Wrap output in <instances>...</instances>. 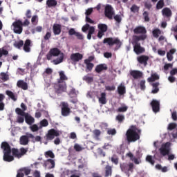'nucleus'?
I'll return each mask as SVG.
<instances>
[{
	"label": "nucleus",
	"mask_w": 177,
	"mask_h": 177,
	"mask_svg": "<svg viewBox=\"0 0 177 177\" xmlns=\"http://www.w3.org/2000/svg\"><path fill=\"white\" fill-rule=\"evenodd\" d=\"M1 149L3 150V161L10 162L15 160V157L17 158H22L28 153V148L21 147L19 150L17 148H12L7 142H3L1 145Z\"/></svg>",
	"instance_id": "obj_1"
},
{
	"label": "nucleus",
	"mask_w": 177,
	"mask_h": 177,
	"mask_svg": "<svg viewBox=\"0 0 177 177\" xmlns=\"http://www.w3.org/2000/svg\"><path fill=\"white\" fill-rule=\"evenodd\" d=\"M59 57L53 61L55 65H59V64L64 62V53H61L59 48H53L50 49L49 53L46 55V59L47 60L50 61L53 57H59Z\"/></svg>",
	"instance_id": "obj_2"
},
{
	"label": "nucleus",
	"mask_w": 177,
	"mask_h": 177,
	"mask_svg": "<svg viewBox=\"0 0 177 177\" xmlns=\"http://www.w3.org/2000/svg\"><path fill=\"white\" fill-rule=\"evenodd\" d=\"M142 131L136 126H131V129H129L125 136L129 143L135 142L140 139V135Z\"/></svg>",
	"instance_id": "obj_3"
},
{
	"label": "nucleus",
	"mask_w": 177,
	"mask_h": 177,
	"mask_svg": "<svg viewBox=\"0 0 177 177\" xmlns=\"http://www.w3.org/2000/svg\"><path fill=\"white\" fill-rule=\"evenodd\" d=\"M145 40H146L145 35H142V36L133 35L132 45L134 46V52L136 53V55L142 54L145 51V49L140 46V43L139 42L140 41H145Z\"/></svg>",
	"instance_id": "obj_4"
},
{
	"label": "nucleus",
	"mask_w": 177,
	"mask_h": 177,
	"mask_svg": "<svg viewBox=\"0 0 177 177\" xmlns=\"http://www.w3.org/2000/svg\"><path fill=\"white\" fill-rule=\"evenodd\" d=\"M15 112L18 115L24 117L25 122L28 125H32V124H35V118H32L30 114H28V113L22 111V109H21L20 108H16Z\"/></svg>",
	"instance_id": "obj_5"
},
{
	"label": "nucleus",
	"mask_w": 177,
	"mask_h": 177,
	"mask_svg": "<svg viewBox=\"0 0 177 177\" xmlns=\"http://www.w3.org/2000/svg\"><path fill=\"white\" fill-rule=\"evenodd\" d=\"M54 91L55 93L57 95L64 93L66 91V84L58 81V83L54 84Z\"/></svg>",
	"instance_id": "obj_6"
},
{
	"label": "nucleus",
	"mask_w": 177,
	"mask_h": 177,
	"mask_svg": "<svg viewBox=\"0 0 177 177\" xmlns=\"http://www.w3.org/2000/svg\"><path fill=\"white\" fill-rule=\"evenodd\" d=\"M13 32L15 34H21L23 32V25L21 20H17L12 23Z\"/></svg>",
	"instance_id": "obj_7"
},
{
	"label": "nucleus",
	"mask_w": 177,
	"mask_h": 177,
	"mask_svg": "<svg viewBox=\"0 0 177 177\" xmlns=\"http://www.w3.org/2000/svg\"><path fill=\"white\" fill-rule=\"evenodd\" d=\"M60 133L59 131L55 130V129H51L46 134V140H53L55 137H59Z\"/></svg>",
	"instance_id": "obj_8"
},
{
	"label": "nucleus",
	"mask_w": 177,
	"mask_h": 177,
	"mask_svg": "<svg viewBox=\"0 0 177 177\" xmlns=\"http://www.w3.org/2000/svg\"><path fill=\"white\" fill-rule=\"evenodd\" d=\"M62 105V115L63 117L69 116L70 113H71V109L69 108V104L68 102H62L61 103Z\"/></svg>",
	"instance_id": "obj_9"
},
{
	"label": "nucleus",
	"mask_w": 177,
	"mask_h": 177,
	"mask_svg": "<svg viewBox=\"0 0 177 177\" xmlns=\"http://www.w3.org/2000/svg\"><path fill=\"white\" fill-rule=\"evenodd\" d=\"M35 138V136L32 133L21 136L20 138V145L26 146L29 142V139Z\"/></svg>",
	"instance_id": "obj_10"
},
{
	"label": "nucleus",
	"mask_w": 177,
	"mask_h": 177,
	"mask_svg": "<svg viewBox=\"0 0 177 177\" xmlns=\"http://www.w3.org/2000/svg\"><path fill=\"white\" fill-rule=\"evenodd\" d=\"M122 43L118 38H111V48L114 51H117L121 48Z\"/></svg>",
	"instance_id": "obj_11"
},
{
	"label": "nucleus",
	"mask_w": 177,
	"mask_h": 177,
	"mask_svg": "<svg viewBox=\"0 0 177 177\" xmlns=\"http://www.w3.org/2000/svg\"><path fill=\"white\" fill-rule=\"evenodd\" d=\"M135 34H141V35H137V37H142V36H145V39L147 38V29L145 27L142 26H137L136 28H134L133 30Z\"/></svg>",
	"instance_id": "obj_12"
},
{
	"label": "nucleus",
	"mask_w": 177,
	"mask_h": 177,
	"mask_svg": "<svg viewBox=\"0 0 177 177\" xmlns=\"http://www.w3.org/2000/svg\"><path fill=\"white\" fill-rule=\"evenodd\" d=\"M169 147L170 143L169 142L161 145V147L159 149L160 153L162 156H165L169 154Z\"/></svg>",
	"instance_id": "obj_13"
},
{
	"label": "nucleus",
	"mask_w": 177,
	"mask_h": 177,
	"mask_svg": "<svg viewBox=\"0 0 177 177\" xmlns=\"http://www.w3.org/2000/svg\"><path fill=\"white\" fill-rule=\"evenodd\" d=\"M151 105L152 111L153 113H159L160 110V102L159 100H151V103L149 104Z\"/></svg>",
	"instance_id": "obj_14"
},
{
	"label": "nucleus",
	"mask_w": 177,
	"mask_h": 177,
	"mask_svg": "<svg viewBox=\"0 0 177 177\" xmlns=\"http://www.w3.org/2000/svg\"><path fill=\"white\" fill-rule=\"evenodd\" d=\"M31 173V169L28 167H22L17 170L16 177H24V174L26 176L30 175Z\"/></svg>",
	"instance_id": "obj_15"
},
{
	"label": "nucleus",
	"mask_w": 177,
	"mask_h": 177,
	"mask_svg": "<svg viewBox=\"0 0 177 177\" xmlns=\"http://www.w3.org/2000/svg\"><path fill=\"white\" fill-rule=\"evenodd\" d=\"M129 75L135 80H139L143 77V73L138 70H131L129 71Z\"/></svg>",
	"instance_id": "obj_16"
},
{
	"label": "nucleus",
	"mask_w": 177,
	"mask_h": 177,
	"mask_svg": "<svg viewBox=\"0 0 177 177\" xmlns=\"http://www.w3.org/2000/svg\"><path fill=\"white\" fill-rule=\"evenodd\" d=\"M70 58H71V60L73 62L74 64H76L78 62H80L82 59H84V55L80 53H72L71 55Z\"/></svg>",
	"instance_id": "obj_17"
},
{
	"label": "nucleus",
	"mask_w": 177,
	"mask_h": 177,
	"mask_svg": "<svg viewBox=\"0 0 177 177\" xmlns=\"http://www.w3.org/2000/svg\"><path fill=\"white\" fill-rule=\"evenodd\" d=\"M148 61H149V56L140 55L137 57V62H138L140 64L143 65L145 67L147 66Z\"/></svg>",
	"instance_id": "obj_18"
},
{
	"label": "nucleus",
	"mask_w": 177,
	"mask_h": 177,
	"mask_svg": "<svg viewBox=\"0 0 177 177\" xmlns=\"http://www.w3.org/2000/svg\"><path fill=\"white\" fill-rule=\"evenodd\" d=\"M43 167L48 169H51L55 167V162L53 159H47L44 162V165H43Z\"/></svg>",
	"instance_id": "obj_19"
},
{
	"label": "nucleus",
	"mask_w": 177,
	"mask_h": 177,
	"mask_svg": "<svg viewBox=\"0 0 177 177\" xmlns=\"http://www.w3.org/2000/svg\"><path fill=\"white\" fill-rule=\"evenodd\" d=\"M127 156L131 159V161L134 162L135 165H140V163H142L140 156L136 158L131 152L127 153Z\"/></svg>",
	"instance_id": "obj_20"
},
{
	"label": "nucleus",
	"mask_w": 177,
	"mask_h": 177,
	"mask_svg": "<svg viewBox=\"0 0 177 177\" xmlns=\"http://www.w3.org/2000/svg\"><path fill=\"white\" fill-rule=\"evenodd\" d=\"M162 15L164 17L170 19L172 16V11L170 8H165L163 10H162Z\"/></svg>",
	"instance_id": "obj_21"
},
{
	"label": "nucleus",
	"mask_w": 177,
	"mask_h": 177,
	"mask_svg": "<svg viewBox=\"0 0 177 177\" xmlns=\"http://www.w3.org/2000/svg\"><path fill=\"white\" fill-rule=\"evenodd\" d=\"M104 16L109 19H111V6L106 4L104 7Z\"/></svg>",
	"instance_id": "obj_22"
},
{
	"label": "nucleus",
	"mask_w": 177,
	"mask_h": 177,
	"mask_svg": "<svg viewBox=\"0 0 177 177\" xmlns=\"http://www.w3.org/2000/svg\"><path fill=\"white\" fill-rule=\"evenodd\" d=\"M53 31L55 35H59L62 32V26L55 24L53 26Z\"/></svg>",
	"instance_id": "obj_23"
},
{
	"label": "nucleus",
	"mask_w": 177,
	"mask_h": 177,
	"mask_svg": "<svg viewBox=\"0 0 177 177\" xmlns=\"http://www.w3.org/2000/svg\"><path fill=\"white\" fill-rule=\"evenodd\" d=\"M24 50L26 53H30L31 52V40L28 39L26 40L25 43L24 44Z\"/></svg>",
	"instance_id": "obj_24"
},
{
	"label": "nucleus",
	"mask_w": 177,
	"mask_h": 177,
	"mask_svg": "<svg viewBox=\"0 0 177 177\" xmlns=\"http://www.w3.org/2000/svg\"><path fill=\"white\" fill-rule=\"evenodd\" d=\"M107 70V66L106 64H100L95 66V72L97 73H100L102 71Z\"/></svg>",
	"instance_id": "obj_25"
},
{
	"label": "nucleus",
	"mask_w": 177,
	"mask_h": 177,
	"mask_svg": "<svg viewBox=\"0 0 177 177\" xmlns=\"http://www.w3.org/2000/svg\"><path fill=\"white\" fill-rule=\"evenodd\" d=\"M17 86L18 88H22L24 91L28 90V84L26 82H24V80H18Z\"/></svg>",
	"instance_id": "obj_26"
},
{
	"label": "nucleus",
	"mask_w": 177,
	"mask_h": 177,
	"mask_svg": "<svg viewBox=\"0 0 177 177\" xmlns=\"http://www.w3.org/2000/svg\"><path fill=\"white\" fill-rule=\"evenodd\" d=\"M46 7L49 8H56L57 6V1L56 0H46Z\"/></svg>",
	"instance_id": "obj_27"
},
{
	"label": "nucleus",
	"mask_w": 177,
	"mask_h": 177,
	"mask_svg": "<svg viewBox=\"0 0 177 177\" xmlns=\"http://www.w3.org/2000/svg\"><path fill=\"white\" fill-rule=\"evenodd\" d=\"M160 79V76L157 73H152L151 76L148 77L147 82H154L156 80Z\"/></svg>",
	"instance_id": "obj_28"
},
{
	"label": "nucleus",
	"mask_w": 177,
	"mask_h": 177,
	"mask_svg": "<svg viewBox=\"0 0 177 177\" xmlns=\"http://www.w3.org/2000/svg\"><path fill=\"white\" fill-rule=\"evenodd\" d=\"M118 91L120 95H123L124 94H125L126 93L125 85L121 83L118 88Z\"/></svg>",
	"instance_id": "obj_29"
},
{
	"label": "nucleus",
	"mask_w": 177,
	"mask_h": 177,
	"mask_svg": "<svg viewBox=\"0 0 177 177\" xmlns=\"http://www.w3.org/2000/svg\"><path fill=\"white\" fill-rule=\"evenodd\" d=\"M151 86L153 87V89L151 91V93L156 94V93L159 92V91H160V89L158 88V86H160L159 82L152 83Z\"/></svg>",
	"instance_id": "obj_30"
},
{
	"label": "nucleus",
	"mask_w": 177,
	"mask_h": 177,
	"mask_svg": "<svg viewBox=\"0 0 177 177\" xmlns=\"http://www.w3.org/2000/svg\"><path fill=\"white\" fill-rule=\"evenodd\" d=\"M59 80H58V82H61V83H63L64 81H67L68 80V77L66 76L63 71L59 72Z\"/></svg>",
	"instance_id": "obj_31"
},
{
	"label": "nucleus",
	"mask_w": 177,
	"mask_h": 177,
	"mask_svg": "<svg viewBox=\"0 0 177 177\" xmlns=\"http://www.w3.org/2000/svg\"><path fill=\"white\" fill-rule=\"evenodd\" d=\"M99 103L102 104H106V93H102L100 94V97H99Z\"/></svg>",
	"instance_id": "obj_32"
},
{
	"label": "nucleus",
	"mask_w": 177,
	"mask_h": 177,
	"mask_svg": "<svg viewBox=\"0 0 177 177\" xmlns=\"http://www.w3.org/2000/svg\"><path fill=\"white\" fill-rule=\"evenodd\" d=\"M83 81L87 82L88 84L93 83L94 81L93 76H89V75H84L83 77Z\"/></svg>",
	"instance_id": "obj_33"
},
{
	"label": "nucleus",
	"mask_w": 177,
	"mask_h": 177,
	"mask_svg": "<svg viewBox=\"0 0 177 177\" xmlns=\"http://www.w3.org/2000/svg\"><path fill=\"white\" fill-rule=\"evenodd\" d=\"M86 64V72H92L93 68H94V64L92 62H84Z\"/></svg>",
	"instance_id": "obj_34"
},
{
	"label": "nucleus",
	"mask_w": 177,
	"mask_h": 177,
	"mask_svg": "<svg viewBox=\"0 0 177 177\" xmlns=\"http://www.w3.org/2000/svg\"><path fill=\"white\" fill-rule=\"evenodd\" d=\"M6 95H7L10 98H11L14 102H15L17 100V98L15 97V95L14 93H12L11 91L10 90H7V91H6Z\"/></svg>",
	"instance_id": "obj_35"
},
{
	"label": "nucleus",
	"mask_w": 177,
	"mask_h": 177,
	"mask_svg": "<svg viewBox=\"0 0 177 177\" xmlns=\"http://www.w3.org/2000/svg\"><path fill=\"white\" fill-rule=\"evenodd\" d=\"M40 129H41V128H40V126H37V124H30V130L33 133L37 132Z\"/></svg>",
	"instance_id": "obj_36"
},
{
	"label": "nucleus",
	"mask_w": 177,
	"mask_h": 177,
	"mask_svg": "<svg viewBox=\"0 0 177 177\" xmlns=\"http://www.w3.org/2000/svg\"><path fill=\"white\" fill-rule=\"evenodd\" d=\"M95 32V28L93 26H91L90 28H88V32L87 34V39L90 40L92 38V35Z\"/></svg>",
	"instance_id": "obj_37"
},
{
	"label": "nucleus",
	"mask_w": 177,
	"mask_h": 177,
	"mask_svg": "<svg viewBox=\"0 0 177 177\" xmlns=\"http://www.w3.org/2000/svg\"><path fill=\"white\" fill-rule=\"evenodd\" d=\"M152 34H153V37L158 38L159 35L161 34V30L159 28L153 29L152 31Z\"/></svg>",
	"instance_id": "obj_38"
},
{
	"label": "nucleus",
	"mask_w": 177,
	"mask_h": 177,
	"mask_svg": "<svg viewBox=\"0 0 177 177\" xmlns=\"http://www.w3.org/2000/svg\"><path fill=\"white\" fill-rule=\"evenodd\" d=\"M24 45V41L23 40H20L19 41H17L15 43H14V47L18 48V49H21V48L23 47V46Z\"/></svg>",
	"instance_id": "obj_39"
},
{
	"label": "nucleus",
	"mask_w": 177,
	"mask_h": 177,
	"mask_svg": "<svg viewBox=\"0 0 177 177\" xmlns=\"http://www.w3.org/2000/svg\"><path fill=\"white\" fill-rule=\"evenodd\" d=\"M111 174V167L107 165L105 168L104 177H109Z\"/></svg>",
	"instance_id": "obj_40"
},
{
	"label": "nucleus",
	"mask_w": 177,
	"mask_h": 177,
	"mask_svg": "<svg viewBox=\"0 0 177 177\" xmlns=\"http://www.w3.org/2000/svg\"><path fill=\"white\" fill-rule=\"evenodd\" d=\"M48 126V121L46 119H43L41 121H40V129H42L43 127H46Z\"/></svg>",
	"instance_id": "obj_41"
},
{
	"label": "nucleus",
	"mask_w": 177,
	"mask_h": 177,
	"mask_svg": "<svg viewBox=\"0 0 177 177\" xmlns=\"http://www.w3.org/2000/svg\"><path fill=\"white\" fill-rule=\"evenodd\" d=\"M164 6H165L164 0H160L159 1H158L156 4V9L157 10L162 9Z\"/></svg>",
	"instance_id": "obj_42"
},
{
	"label": "nucleus",
	"mask_w": 177,
	"mask_h": 177,
	"mask_svg": "<svg viewBox=\"0 0 177 177\" xmlns=\"http://www.w3.org/2000/svg\"><path fill=\"white\" fill-rule=\"evenodd\" d=\"M32 24L36 26L39 23V17L37 15H33L31 19Z\"/></svg>",
	"instance_id": "obj_43"
},
{
	"label": "nucleus",
	"mask_w": 177,
	"mask_h": 177,
	"mask_svg": "<svg viewBox=\"0 0 177 177\" xmlns=\"http://www.w3.org/2000/svg\"><path fill=\"white\" fill-rule=\"evenodd\" d=\"M115 120L118 121L119 123H122L124 120H125V116L122 114H118L117 115Z\"/></svg>",
	"instance_id": "obj_44"
},
{
	"label": "nucleus",
	"mask_w": 177,
	"mask_h": 177,
	"mask_svg": "<svg viewBox=\"0 0 177 177\" xmlns=\"http://www.w3.org/2000/svg\"><path fill=\"white\" fill-rule=\"evenodd\" d=\"M98 28L100 32H105L107 30V26L105 24H99Z\"/></svg>",
	"instance_id": "obj_45"
},
{
	"label": "nucleus",
	"mask_w": 177,
	"mask_h": 177,
	"mask_svg": "<svg viewBox=\"0 0 177 177\" xmlns=\"http://www.w3.org/2000/svg\"><path fill=\"white\" fill-rule=\"evenodd\" d=\"M176 127H177V124L176 123L172 122L168 124L167 130L173 131L174 129H176Z\"/></svg>",
	"instance_id": "obj_46"
},
{
	"label": "nucleus",
	"mask_w": 177,
	"mask_h": 177,
	"mask_svg": "<svg viewBox=\"0 0 177 177\" xmlns=\"http://www.w3.org/2000/svg\"><path fill=\"white\" fill-rule=\"evenodd\" d=\"M45 157L46 158H48L49 157V158H55V155L51 151H46L45 153Z\"/></svg>",
	"instance_id": "obj_47"
},
{
	"label": "nucleus",
	"mask_w": 177,
	"mask_h": 177,
	"mask_svg": "<svg viewBox=\"0 0 177 177\" xmlns=\"http://www.w3.org/2000/svg\"><path fill=\"white\" fill-rule=\"evenodd\" d=\"M142 15L145 22L150 21V17H149V12L147 11H144Z\"/></svg>",
	"instance_id": "obj_48"
},
{
	"label": "nucleus",
	"mask_w": 177,
	"mask_h": 177,
	"mask_svg": "<svg viewBox=\"0 0 177 177\" xmlns=\"http://www.w3.org/2000/svg\"><path fill=\"white\" fill-rule=\"evenodd\" d=\"M93 136L96 139H98V138L101 135V131L100 130L98 129H95L93 131Z\"/></svg>",
	"instance_id": "obj_49"
},
{
	"label": "nucleus",
	"mask_w": 177,
	"mask_h": 177,
	"mask_svg": "<svg viewBox=\"0 0 177 177\" xmlns=\"http://www.w3.org/2000/svg\"><path fill=\"white\" fill-rule=\"evenodd\" d=\"M1 80L6 82L8 80L9 77L8 75L6 73H1L0 74Z\"/></svg>",
	"instance_id": "obj_50"
},
{
	"label": "nucleus",
	"mask_w": 177,
	"mask_h": 177,
	"mask_svg": "<svg viewBox=\"0 0 177 177\" xmlns=\"http://www.w3.org/2000/svg\"><path fill=\"white\" fill-rule=\"evenodd\" d=\"M146 80H141L140 82V88L141 90L144 91L146 89Z\"/></svg>",
	"instance_id": "obj_51"
},
{
	"label": "nucleus",
	"mask_w": 177,
	"mask_h": 177,
	"mask_svg": "<svg viewBox=\"0 0 177 177\" xmlns=\"http://www.w3.org/2000/svg\"><path fill=\"white\" fill-rule=\"evenodd\" d=\"M131 11L133 13H136V12L139 11V7L136 6V4H133V6L131 8Z\"/></svg>",
	"instance_id": "obj_52"
},
{
	"label": "nucleus",
	"mask_w": 177,
	"mask_h": 177,
	"mask_svg": "<svg viewBox=\"0 0 177 177\" xmlns=\"http://www.w3.org/2000/svg\"><path fill=\"white\" fill-rule=\"evenodd\" d=\"M120 169L122 171H128V165L127 163L120 164Z\"/></svg>",
	"instance_id": "obj_53"
},
{
	"label": "nucleus",
	"mask_w": 177,
	"mask_h": 177,
	"mask_svg": "<svg viewBox=\"0 0 177 177\" xmlns=\"http://www.w3.org/2000/svg\"><path fill=\"white\" fill-rule=\"evenodd\" d=\"M100 129H102V131H106L109 128V124L105 122H102V124H100Z\"/></svg>",
	"instance_id": "obj_54"
},
{
	"label": "nucleus",
	"mask_w": 177,
	"mask_h": 177,
	"mask_svg": "<svg viewBox=\"0 0 177 177\" xmlns=\"http://www.w3.org/2000/svg\"><path fill=\"white\" fill-rule=\"evenodd\" d=\"M128 110L127 106H122L119 107L118 109H117V112L118 113H125Z\"/></svg>",
	"instance_id": "obj_55"
},
{
	"label": "nucleus",
	"mask_w": 177,
	"mask_h": 177,
	"mask_svg": "<svg viewBox=\"0 0 177 177\" xmlns=\"http://www.w3.org/2000/svg\"><path fill=\"white\" fill-rule=\"evenodd\" d=\"M42 30H43V28L40 26H38L36 27V28L32 30V34H35V31L37 32H41Z\"/></svg>",
	"instance_id": "obj_56"
},
{
	"label": "nucleus",
	"mask_w": 177,
	"mask_h": 177,
	"mask_svg": "<svg viewBox=\"0 0 177 177\" xmlns=\"http://www.w3.org/2000/svg\"><path fill=\"white\" fill-rule=\"evenodd\" d=\"M147 161H148L152 165H153L155 164V161H154V160H153L152 156L151 155H148L147 156Z\"/></svg>",
	"instance_id": "obj_57"
},
{
	"label": "nucleus",
	"mask_w": 177,
	"mask_h": 177,
	"mask_svg": "<svg viewBox=\"0 0 177 177\" xmlns=\"http://www.w3.org/2000/svg\"><path fill=\"white\" fill-rule=\"evenodd\" d=\"M144 6L145 8H147L148 10H150L152 8V5L151 2H149V1H145Z\"/></svg>",
	"instance_id": "obj_58"
},
{
	"label": "nucleus",
	"mask_w": 177,
	"mask_h": 177,
	"mask_svg": "<svg viewBox=\"0 0 177 177\" xmlns=\"http://www.w3.org/2000/svg\"><path fill=\"white\" fill-rule=\"evenodd\" d=\"M74 149L75 151L80 152V151H82V147L78 144H75Z\"/></svg>",
	"instance_id": "obj_59"
},
{
	"label": "nucleus",
	"mask_w": 177,
	"mask_h": 177,
	"mask_svg": "<svg viewBox=\"0 0 177 177\" xmlns=\"http://www.w3.org/2000/svg\"><path fill=\"white\" fill-rule=\"evenodd\" d=\"M24 116H18L17 117V122L18 123V124H23L24 123V118H24Z\"/></svg>",
	"instance_id": "obj_60"
},
{
	"label": "nucleus",
	"mask_w": 177,
	"mask_h": 177,
	"mask_svg": "<svg viewBox=\"0 0 177 177\" xmlns=\"http://www.w3.org/2000/svg\"><path fill=\"white\" fill-rule=\"evenodd\" d=\"M52 33L51 32H46V35L44 36V40L48 41L49 39L51 38Z\"/></svg>",
	"instance_id": "obj_61"
},
{
	"label": "nucleus",
	"mask_w": 177,
	"mask_h": 177,
	"mask_svg": "<svg viewBox=\"0 0 177 177\" xmlns=\"http://www.w3.org/2000/svg\"><path fill=\"white\" fill-rule=\"evenodd\" d=\"M91 26L89 24H86V25H84V26L82 27V30L85 32L86 31H88L89 29H90Z\"/></svg>",
	"instance_id": "obj_62"
},
{
	"label": "nucleus",
	"mask_w": 177,
	"mask_h": 177,
	"mask_svg": "<svg viewBox=\"0 0 177 177\" xmlns=\"http://www.w3.org/2000/svg\"><path fill=\"white\" fill-rule=\"evenodd\" d=\"M25 15H26V18L31 19V17H32V12H31V10H26Z\"/></svg>",
	"instance_id": "obj_63"
},
{
	"label": "nucleus",
	"mask_w": 177,
	"mask_h": 177,
	"mask_svg": "<svg viewBox=\"0 0 177 177\" xmlns=\"http://www.w3.org/2000/svg\"><path fill=\"white\" fill-rule=\"evenodd\" d=\"M171 118L174 121L177 120V112H176V111H173V113L171 114Z\"/></svg>",
	"instance_id": "obj_64"
}]
</instances>
